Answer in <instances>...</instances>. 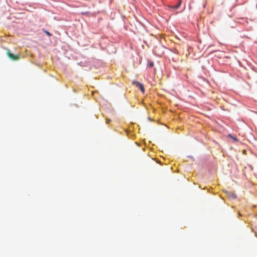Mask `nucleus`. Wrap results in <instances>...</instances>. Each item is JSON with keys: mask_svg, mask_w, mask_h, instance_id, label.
<instances>
[{"mask_svg": "<svg viewBox=\"0 0 257 257\" xmlns=\"http://www.w3.org/2000/svg\"><path fill=\"white\" fill-rule=\"evenodd\" d=\"M7 54L9 58L13 61H17L20 59V55L19 54H14L10 50H7Z\"/></svg>", "mask_w": 257, "mask_h": 257, "instance_id": "1", "label": "nucleus"}, {"mask_svg": "<svg viewBox=\"0 0 257 257\" xmlns=\"http://www.w3.org/2000/svg\"><path fill=\"white\" fill-rule=\"evenodd\" d=\"M132 84L134 85H135L136 86L138 87L140 89V90L143 93H144L145 92V88H144V85L143 84L141 83L140 82H139L138 81H133L132 82Z\"/></svg>", "mask_w": 257, "mask_h": 257, "instance_id": "2", "label": "nucleus"}, {"mask_svg": "<svg viewBox=\"0 0 257 257\" xmlns=\"http://www.w3.org/2000/svg\"><path fill=\"white\" fill-rule=\"evenodd\" d=\"M181 4V1H180L179 3L177 5H175V6H173V8H174V9H178V8H179V7L180 6Z\"/></svg>", "mask_w": 257, "mask_h": 257, "instance_id": "3", "label": "nucleus"}, {"mask_svg": "<svg viewBox=\"0 0 257 257\" xmlns=\"http://www.w3.org/2000/svg\"><path fill=\"white\" fill-rule=\"evenodd\" d=\"M45 33L49 36H51V34L48 31H45Z\"/></svg>", "mask_w": 257, "mask_h": 257, "instance_id": "4", "label": "nucleus"}, {"mask_svg": "<svg viewBox=\"0 0 257 257\" xmlns=\"http://www.w3.org/2000/svg\"><path fill=\"white\" fill-rule=\"evenodd\" d=\"M229 136L230 137H231V138H232V139H233L235 141H237V139L236 138H235V137H233L231 136V135H229Z\"/></svg>", "mask_w": 257, "mask_h": 257, "instance_id": "5", "label": "nucleus"}, {"mask_svg": "<svg viewBox=\"0 0 257 257\" xmlns=\"http://www.w3.org/2000/svg\"><path fill=\"white\" fill-rule=\"evenodd\" d=\"M154 65V64L153 62H151L150 64H149V66L150 67H153Z\"/></svg>", "mask_w": 257, "mask_h": 257, "instance_id": "6", "label": "nucleus"}, {"mask_svg": "<svg viewBox=\"0 0 257 257\" xmlns=\"http://www.w3.org/2000/svg\"><path fill=\"white\" fill-rule=\"evenodd\" d=\"M232 198H236V197H237V196H236V195L235 194H233V195H232Z\"/></svg>", "mask_w": 257, "mask_h": 257, "instance_id": "7", "label": "nucleus"}]
</instances>
